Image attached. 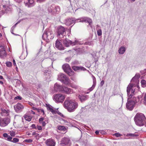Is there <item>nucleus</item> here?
<instances>
[{"label":"nucleus","mask_w":146,"mask_h":146,"mask_svg":"<svg viewBox=\"0 0 146 146\" xmlns=\"http://www.w3.org/2000/svg\"><path fill=\"white\" fill-rule=\"evenodd\" d=\"M58 79L66 85H68L70 84V80L63 74H59L58 75Z\"/></svg>","instance_id":"nucleus-5"},{"label":"nucleus","mask_w":146,"mask_h":146,"mask_svg":"<svg viewBox=\"0 0 146 146\" xmlns=\"http://www.w3.org/2000/svg\"><path fill=\"white\" fill-rule=\"evenodd\" d=\"M18 24V23H16L11 28V32H12V31H13V30H14V29L15 28V27H16V25Z\"/></svg>","instance_id":"nucleus-44"},{"label":"nucleus","mask_w":146,"mask_h":146,"mask_svg":"<svg viewBox=\"0 0 146 146\" xmlns=\"http://www.w3.org/2000/svg\"><path fill=\"white\" fill-rule=\"evenodd\" d=\"M41 123H42V125L43 126H44L46 125V123L44 121H42V122Z\"/></svg>","instance_id":"nucleus-54"},{"label":"nucleus","mask_w":146,"mask_h":146,"mask_svg":"<svg viewBox=\"0 0 146 146\" xmlns=\"http://www.w3.org/2000/svg\"><path fill=\"white\" fill-rule=\"evenodd\" d=\"M1 114L2 116L3 117H7L9 116L10 111L9 110L5 109L4 108H1Z\"/></svg>","instance_id":"nucleus-14"},{"label":"nucleus","mask_w":146,"mask_h":146,"mask_svg":"<svg viewBox=\"0 0 146 146\" xmlns=\"http://www.w3.org/2000/svg\"><path fill=\"white\" fill-rule=\"evenodd\" d=\"M38 135V134L37 133H36L35 132H33L32 133V135H35V136H37Z\"/></svg>","instance_id":"nucleus-48"},{"label":"nucleus","mask_w":146,"mask_h":146,"mask_svg":"<svg viewBox=\"0 0 146 146\" xmlns=\"http://www.w3.org/2000/svg\"><path fill=\"white\" fill-rule=\"evenodd\" d=\"M87 44L88 45H90L91 44V42H87Z\"/></svg>","instance_id":"nucleus-61"},{"label":"nucleus","mask_w":146,"mask_h":146,"mask_svg":"<svg viewBox=\"0 0 146 146\" xmlns=\"http://www.w3.org/2000/svg\"><path fill=\"white\" fill-rule=\"evenodd\" d=\"M71 142L68 137H64L62 139L60 144L62 146H70Z\"/></svg>","instance_id":"nucleus-7"},{"label":"nucleus","mask_w":146,"mask_h":146,"mask_svg":"<svg viewBox=\"0 0 146 146\" xmlns=\"http://www.w3.org/2000/svg\"><path fill=\"white\" fill-rule=\"evenodd\" d=\"M55 47L58 49L60 50H64V48L62 46V44L60 42L59 40L57 39L55 42Z\"/></svg>","instance_id":"nucleus-16"},{"label":"nucleus","mask_w":146,"mask_h":146,"mask_svg":"<svg viewBox=\"0 0 146 146\" xmlns=\"http://www.w3.org/2000/svg\"><path fill=\"white\" fill-rule=\"evenodd\" d=\"M31 113H32L33 114H35V112H34V111H33V110H31Z\"/></svg>","instance_id":"nucleus-57"},{"label":"nucleus","mask_w":146,"mask_h":146,"mask_svg":"<svg viewBox=\"0 0 146 146\" xmlns=\"http://www.w3.org/2000/svg\"><path fill=\"white\" fill-rule=\"evenodd\" d=\"M113 135H115L117 137H119L121 136V135L119 133H115Z\"/></svg>","instance_id":"nucleus-46"},{"label":"nucleus","mask_w":146,"mask_h":146,"mask_svg":"<svg viewBox=\"0 0 146 146\" xmlns=\"http://www.w3.org/2000/svg\"><path fill=\"white\" fill-rule=\"evenodd\" d=\"M133 86V84H130L128 85L127 88V91L128 98H131L134 94L135 89H132Z\"/></svg>","instance_id":"nucleus-8"},{"label":"nucleus","mask_w":146,"mask_h":146,"mask_svg":"<svg viewBox=\"0 0 146 146\" xmlns=\"http://www.w3.org/2000/svg\"><path fill=\"white\" fill-rule=\"evenodd\" d=\"M16 2L19 3L22 0H14ZM24 3L26 6L28 7H31L34 6L33 0H24Z\"/></svg>","instance_id":"nucleus-11"},{"label":"nucleus","mask_w":146,"mask_h":146,"mask_svg":"<svg viewBox=\"0 0 146 146\" xmlns=\"http://www.w3.org/2000/svg\"><path fill=\"white\" fill-rule=\"evenodd\" d=\"M19 141V139L16 138H14L13 139V140L11 139V142L13 143H16L18 142Z\"/></svg>","instance_id":"nucleus-32"},{"label":"nucleus","mask_w":146,"mask_h":146,"mask_svg":"<svg viewBox=\"0 0 146 146\" xmlns=\"http://www.w3.org/2000/svg\"><path fill=\"white\" fill-rule=\"evenodd\" d=\"M88 22L90 25L92 23V20L89 18L86 17H83L80 19H75L74 18L68 19H66L65 23V24L68 26H69L72 24L75 23V22Z\"/></svg>","instance_id":"nucleus-2"},{"label":"nucleus","mask_w":146,"mask_h":146,"mask_svg":"<svg viewBox=\"0 0 146 146\" xmlns=\"http://www.w3.org/2000/svg\"><path fill=\"white\" fill-rule=\"evenodd\" d=\"M72 68L75 71L78 70H86L85 68L82 66H72Z\"/></svg>","instance_id":"nucleus-22"},{"label":"nucleus","mask_w":146,"mask_h":146,"mask_svg":"<svg viewBox=\"0 0 146 146\" xmlns=\"http://www.w3.org/2000/svg\"><path fill=\"white\" fill-rule=\"evenodd\" d=\"M54 7V5H51L49 7L48 9V12L52 15V13H54V11H53Z\"/></svg>","instance_id":"nucleus-26"},{"label":"nucleus","mask_w":146,"mask_h":146,"mask_svg":"<svg viewBox=\"0 0 146 146\" xmlns=\"http://www.w3.org/2000/svg\"><path fill=\"white\" fill-rule=\"evenodd\" d=\"M25 142L28 143H31L32 142L33 140L32 139H26L25 140Z\"/></svg>","instance_id":"nucleus-47"},{"label":"nucleus","mask_w":146,"mask_h":146,"mask_svg":"<svg viewBox=\"0 0 146 146\" xmlns=\"http://www.w3.org/2000/svg\"><path fill=\"white\" fill-rule=\"evenodd\" d=\"M63 86H62L59 84L56 83L54 85V90H60L61 91V90L62 89Z\"/></svg>","instance_id":"nucleus-24"},{"label":"nucleus","mask_w":146,"mask_h":146,"mask_svg":"<svg viewBox=\"0 0 146 146\" xmlns=\"http://www.w3.org/2000/svg\"><path fill=\"white\" fill-rule=\"evenodd\" d=\"M65 128L63 126H60L58 127V129L60 130H64Z\"/></svg>","instance_id":"nucleus-41"},{"label":"nucleus","mask_w":146,"mask_h":146,"mask_svg":"<svg viewBox=\"0 0 146 146\" xmlns=\"http://www.w3.org/2000/svg\"><path fill=\"white\" fill-rule=\"evenodd\" d=\"M143 101V104L146 106V94L145 95Z\"/></svg>","instance_id":"nucleus-42"},{"label":"nucleus","mask_w":146,"mask_h":146,"mask_svg":"<svg viewBox=\"0 0 146 146\" xmlns=\"http://www.w3.org/2000/svg\"><path fill=\"white\" fill-rule=\"evenodd\" d=\"M3 136L4 138V139L8 141H11V139H12V137L8 135L7 133H4L3 134Z\"/></svg>","instance_id":"nucleus-21"},{"label":"nucleus","mask_w":146,"mask_h":146,"mask_svg":"<svg viewBox=\"0 0 146 146\" xmlns=\"http://www.w3.org/2000/svg\"><path fill=\"white\" fill-rule=\"evenodd\" d=\"M31 127H33V128H35V129L36 128V127L35 126V124H32L31 125Z\"/></svg>","instance_id":"nucleus-53"},{"label":"nucleus","mask_w":146,"mask_h":146,"mask_svg":"<svg viewBox=\"0 0 146 146\" xmlns=\"http://www.w3.org/2000/svg\"><path fill=\"white\" fill-rule=\"evenodd\" d=\"M139 77L140 76L139 75H136L135 76L132 78L131 80V82H133L137 80L139 78Z\"/></svg>","instance_id":"nucleus-30"},{"label":"nucleus","mask_w":146,"mask_h":146,"mask_svg":"<svg viewBox=\"0 0 146 146\" xmlns=\"http://www.w3.org/2000/svg\"><path fill=\"white\" fill-rule=\"evenodd\" d=\"M46 106L47 109L50 111L53 109L52 107L50 105H47Z\"/></svg>","instance_id":"nucleus-40"},{"label":"nucleus","mask_w":146,"mask_h":146,"mask_svg":"<svg viewBox=\"0 0 146 146\" xmlns=\"http://www.w3.org/2000/svg\"><path fill=\"white\" fill-rule=\"evenodd\" d=\"M45 142L47 146H55L56 145L55 141L51 138L47 139Z\"/></svg>","instance_id":"nucleus-15"},{"label":"nucleus","mask_w":146,"mask_h":146,"mask_svg":"<svg viewBox=\"0 0 146 146\" xmlns=\"http://www.w3.org/2000/svg\"><path fill=\"white\" fill-rule=\"evenodd\" d=\"M30 105L32 106L33 105V104L31 103H30Z\"/></svg>","instance_id":"nucleus-64"},{"label":"nucleus","mask_w":146,"mask_h":146,"mask_svg":"<svg viewBox=\"0 0 146 146\" xmlns=\"http://www.w3.org/2000/svg\"><path fill=\"white\" fill-rule=\"evenodd\" d=\"M53 114H56L58 113V114H60L59 113V112H58L57 110H54L52 109L51 111H50Z\"/></svg>","instance_id":"nucleus-35"},{"label":"nucleus","mask_w":146,"mask_h":146,"mask_svg":"<svg viewBox=\"0 0 146 146\" xmlns=\"http://www.w3.org/2000/svg\"><path fill=\"white\" fill-rule=\"evenodd\" d=\"M22 98L20 96H17L15 98V100L19 99V100H21Z\"/></svg>","instance_id":"nucleus-45"},{"label":"nucleus","mask_w":146,"mask_h":146,"mask_svg":"<svg viewBox=\"0 0 146 146\" xmlns=\"http://www.w3.org/2000/svg\"><path fill=\"white\" fill-rule=\"evenodd\" d=\"M99 133V131H96L95 132V133L96 134H98Z\"/></svg>","instance_id":"nucleus-60"},{"label":"nucleus","mask_w":146,"mask_h":146,"mask_svg":"<svg viewBox=\"0 0 146 146\" xmlns=\"http://www.w3.org/2000/svg\"><path fill=\"white\" fill-rule=\"evenodd\" d=\"M7 66L9 67H11L12 66V63L10 62H7L6 63Z\"/></svg>","instance_id":"nucleus-36"},{"label":"nucleus","mask_w":146,"mask_h":146,"mask_svg":"<svg viewBox=\"0 0 146 146\" xmlns=\"http://www.w3.org/2000/svg\"><path fill=\"white\" fill-rule=\"evenodd\" d=\"M23 106L21 104L18 103L14 106V108L17 112H20L23 108Z\"/></svg>","instance_id":"nucleus-17"},{"label":"nucleus","mask_w":146,"mask_h":146,"mask_svg":"<svg viewBox=\"0 0 146 146\" xmlns=\"http://www.w3.org/2000/svg\"><path fill=\"white\" fill-rule=\"evenodd\" d=\"M44 118L43 117L40 118L39 119V122L40 123L43 121Z\"/></svg>","instance_id":"nucleus-49"},{"label":"nucleus","mask_w":146,"mask_h":146,"mask_svg":"<svg viewBox=\"0 0 146 146\" xmlns=\"http://www.w3.org/2000/svg\"><path fill=\"white\" fill-rule=\"evenodd\" d=\"M70 86L73 88L75 89H78L79 87L78 86L75 85H72L71 86Z\"/></svg>","instance_id":"nucleus-43"},{"label":"nucleus","mask_w":146,"mask_h":146,"mask_svg":"<svg viewBox=\"0 0 146 146\" xmlns=\"http://www.w3.org/2000/svg\"><path fill=\"white\" fill-rule=\"evenodd\" d=\"M62 68L65 72L69 71L71 69L70 65L67 64H63L62 66Z\"/></svg>","instance_id":"nucleus-20"},{"label":"nucleus","mask_w":146,"mask_h":146,"mask_svg":"<svg viewBox=\"0 0 146 146\" xmlns=\"http://www.w3.org/2000/svg\"><path fill=\"white\" fill-rule=\"evenodd\" d=\"M70 58H67L65 59V60L67 62H69L70 60Z\"/></svg>","instance_id":"nucleus-51"},{"label":"nucleus","mask_w":146,"mask_h":146,"mask_svg":"<svg viewBox=\"0 0 146 146\" xmlns=\"http://www.w3.org/2000/svg\"><path fill=\"white\" fill-rule=\"evenodd\" d=\"M37 111L38 112L43 113V115H44V110L43 109H41L38 108L37 109Z\"/></svg>","instance_id":"nucleus-38"},{"label":"nucleus","mask_w":146,"mask_h":146,"mask_svg":"<svg viewBox=\"0 0 146 146\" xmlns=\"http://www.w3.org/2000/svg\"><path fill=\"white\" fill-rule=\"evenodd\" d=\"M13 65L14 66H16V63L15 62V61L14 59H13Z\"/></svg>","instance_id":"nucleus-52"},{"label":"nucleus","mask_w":146,"mask_h":146,"mask_svg":"<svg viewBox=\"0 0 146 146\" xmlns=\"http://www.w3.org/2000/svg\"><path fill=\"white\" fill-rule=\"evenodd\" d=\"M125 48L124 47L122 46L119 49V53L120 54H123L125 52Z\"/></svg>","instance_id":"nucleus-28"},{"label":"nucleus","mask_w":146,"mask_h":146,"mask_svg":"<svg viewBox=\"0 0 146 146\" xmlns=\"http://www.w3.org/2000/svg\"><path fill=\"white\" fill-rule=\"evenodd\" d=\"M92 77L93 80V84L92 86L89 89V90L90 91H92L94 89L96 83V78L94 76H93Z\"/></svg>","instance_id":"nucleus-23"},{"label":"nucleus","mask_w":146,"mask_h":146,"mask_svg":"<svg viewBox=\"0 0 146 146\" xmlns=\"http://www.w3.org/2000/svg\"><path fill=\"white\" fill-rule=\"evenodd\" d=\"M53 11H54V13H52L53 15H54L56 13H59L60 11V7L58 6H55L54 7V10Z\"/></svg>","instance_id":"nucleus-25"},{"label":"nucleus","mask_w":146,"mask_h":146,"mask_svg":"<svg viewBox=\"0 0 146 146\" xmlns=\"http://www.w3.org/2000/svg\"><path fill=\"white\" fill-rule=\"evenodd\" d=\"M61 91L67 94H72L73 92V91L72 89L67 87L65 86H63L62 88V89L61 90Z\"/></svg>","instance_id":"nucleus-13"},{"label":"nucleus","mask_w":146,"mask_h":146,"mask_svg":"<svg viewBox=\"0 0 146 146\" xmlns=\"http://www.w3.org/2000/svg\"><path fill=\"white\" fill-rule=\"evenodd\" d=\"M0 84H3V81H0Z\"/></svg>","instance_id":"nucleus-63"},{"label":"nucleus","mask_w":146,"mask_h":146,"mask_svg":"<svg viewBox=\"0 0 146 146\" xmlns=\"http://www.w3.org/2000/svg\"><path fill=\"white\" fill-rule=\"evenodd\" d=\"M27 135H31V133L30 132H28L27 133Z\"/></svg>","instance_id":"nucleus-62"},{"label":"nucleus","mask_w":146,"mask_h":146,"mask_svg":"<svg viewBox=\"0 0 146 146\" xmlns=\"http://www.w3.org/2000/svg\"><path fill=\"white\" fill-rule=\"evenodd\" d=\"M78 97L81 102L84 101L87 99V96L83 95H79Z\"/></svg>","instance_id":"nucleus-27"},{"label":"nucleus","mask_w":146,"mask_h":146,"mask_svg":"<svg viewBox=\"0 0 146 146\" xmlns=\"http://www.w3.org/2000/svg\"><path fill=\"white\" fill-rule=\"evenodd\" d=\"M10 121V116L7 117L1 118L0 117V125L2 127H5L8 125Z\"/></svg>","instance_id":"nucleus-9"},{"label":"nucleus","mask_w":146,"mask_h":146,"mask_svg":"<svg viewBox=\"0 0 146 146\" xmlns=\"http://www.w3.org/2000/svg\"><path fill=\"white\" fill-rule=\"evenodd\" d=\"M54 36L52 31L49 29H46L42 36V38L44 40H49L52 39L54 38Z\"/></svg>","instance_id":"nucleus-4"},{"label":"nucleus","mask_w":146,"mask_h":146,"mask_svg":"<svg viewBox=\"0 0 146 146\" xmlns=\"http://www.w3.org/2000/svg\"><path fill=\"white\" fill-rule=\"evenodd\" d=\"M66 73H67V74L70 76H72L74 75V72L72 71L71 69L69 71L66 72Z\"/></svg>","instance_id":"nucleus-33"},{"label":"nucleus","mask_w":146,"mask_h":146,"mask_svg":"<svg viewBox=\"0 0 146 146\" xmlns=\"http://www.w3.org/2000/svg\"><path fill=\"white\" fill-rule=\"evenodd\" d=\"M10 135L12 137H14L16 135L15 132L14 131H10L9 132Z\"/></svg>","instance_id":"nucleus-34"},{"label":"nucleus","mask_w":146,"mask_h":146,"mask_svg":"<svg viewBox=\"0 0 146 146\" xmlns=\"http://www.w3.org/2000/svg\"><path fill=\"white\" fill-rule=\"evenodd\" d=\"M32 108L33 110H37V109L38 108H37L34 107H32Z\"/></svg>","instance_id":"nucleus-56"},{"label":"nucleus","mask_w":146,"mask_h":146,"mask_svg":"<svg viewBox=\"0 0 146 146\" xmlns=\"http://www.w3.org/2000/svg\"><path fill=\"white\" fill-rule=\"evenodd\" d=\"M6 54L4 46H0V57L3 58L6 56Z\"/></svg>","instance_id":"nucleus-19"},{"label":"nucleus","mask_w":146,"mask_h":146,"mask_svg":"<svg viewBox=\"0 0 146 146\" xmlns=\"http://www.w3.org/2000/svg\"><path fill=\"white\" fill-rule=\"evenodd\" d=\"M137 136V135H136L133 133H129V134H127L126 135V136H127V137L129 136H130L131 137H135Z\"/></svg>","instance_id":"nucleus-39"},{"label":"nucleus","mask_w":146,"mask_h":146,"mask_svg":"<svg viewBox=\"0 0 146 146\" xmlns=\"http://www.w3.org/2000/svg\"><path fill=\"white\" fill-rule=\"evenodd\" d=\"M45 0H37V1L39 2H43L45 1Z\"/></svg>","instance_id":"nucleus-58"},{"label":"nucleus","mask_w":146,"mask_h":146,"mask_svg":"<svg viewBox=\"0 0 146 146\" xmlns=\"http://www.w3.org/2000/svg\"><path fill=\"white\" fill-rule=\"evenodd\" d=\"M141 85L142 87L144 88L146 87V81L144 80H142L141 81Z\"/></svg>","instance_id":"nucleus-31"},{"label":"nucleus","mask_w":146,"mask_h":146,"mask_svg":"<svg viewBox=\"0 0 146 146\" xmlns=\"http://www.w3.org/2000/svg\"><path fill=\"white\" fill-rule=\"evenodd\" d=\"M130 98H128L127 102L126 104V107L128 110H132L133 108L135 102L132 100H129V99Z\"/></svg>","instance_id":"nucleus-10"},{"label":"nucleus","mask_w":146,"mask_h":146,"mask_svg":"<svg viewBox=\"0 0 146 146\" xmlns=\"http://www.w3.org/2000/svg\"><path fill=\"white\" fill-rule=\"evenodd\" d=\"M97 33L98 36H100L102 35V31L101 29H99L97 30Z\"/></svg>","instance_id":"nucleus-37"},{"label":"nucleus","mask_w":146,"mask_h":146,"mask_svg":"<svg viewBox=\"0 0 146 146\" xmlns=\"http://www.w3.org/2000/svg\"><path fill=\"white\" fill-rule=\"evenodd\" d=\"M65 32L64 28L62 26H60L58 27L57 29V36L59 38H62L64 37Z\"/></svg>","instance_id":"nucleus-12"},{"label":"nucleus","mask_w":146,"mask_h":146,"mask_svg":"<svg viewBox=\"0 0 146 146\" xmlns=\"http://www.w3.org/2000/svg\"><path fill=\"white\" fill-rule=\"evenodd\" d=\"M37 128L39 130H41L42 129L41 127L39 125L37 126Z\"/></svg>","instance_id":"nucleus-50"},{"label":"nucleus","mask_w":146,"mask_h":146,"mask_svg":"<svg viewBox=\"0 0 146 146\" xmlns=\"http://www.w3.org/2000/svg\"><path fill=\"white\" fill-rule=\"evenodd\" d=\"M3 76L1 75H0V79L2 80L3 79Z\"/></svg>","instance_id":"nucleus-59"},{"label":"nucleus","mask_w":146,"mask_h":146,"mask_svg":"<svg viewBox=\"0 0 146 146\" xmlns=\"http://www.w3.org/2000/svg\"><path fill=\"white\" fill-rule=\"evenodd\" d=\"M76 42H77L76 41L74 42H72L71 40L66 39L64 40L63 43L66 47H68L70 45H75Z\"/></svg>","instance_id":"nucleus-18"},{"label":"nucleus","mask_w":146,"mask_h":146,"mask_svg":"<svg viewBox=\"0 0 146 146\" xmlns=\"http://www.w3.org/2000/svg\"><path fill=\"white\" fill-rule=\"evenodd\" d=\"M64 108L70 112H73L77 108L78 103L72 100H66L64 102Z\"/></svg>","instance_id":"nucleus-1"},{"label":"nucleus","mask_w":146,"mask_h":146,"mask_svg":"<svg viewBox=\"0 0 146 146\" xmlns=\"http://www.w3.org/2000/svg\"><path fill=\"white\" fill-rule=\"evenodd\" d=\"M134 119L136 124L141 126L144 125L146 118L143 114L138 113L135 115Z\"/></svg>","instance_id":"nucleus-3"},{"label":"nucleus","mask_w":146,"mask_h":146,"mask_svg":"<svg viewBox=\"0 0 146 146\" xmlns=\"http://www.w3.org/2000/svg\"><path fill=\"white\" fill-rule=\"evenodd\" d=\"M104 84V81H103V80H102L101 82V85H102V86L103 85V84Z\"/></svg>","instance_id":"nucleus-55"},{"label":"nucleus","mask_w":146,"mask_h":146,"mask_svg":"<svg viewBox=\"0 0 146 146\" xmlns=\"http://www.w3.org/2000/svg\"><path fill=\"white\" fill-rule=\"evenodd\" d=\"M65 96L61 94H57L53 96V100L56 103H62L64 100Z\"/></svg>","instance_id":"nucleus-6"},{"label":"nucleus","mask_w":146,"mask_h":146,"mask_svg":"<svg viewBox=\"0 0 146 146\" xmlns=\"http://www.w3.org/2000/svg\"><path fill=\"white\" fill-rule=\"evenodd\" d=\"M23 117L26 121H30L32 119L31 117L27 115H24Z\"/></svg>","instance_id":"nucleus-29"}]
</instances>
